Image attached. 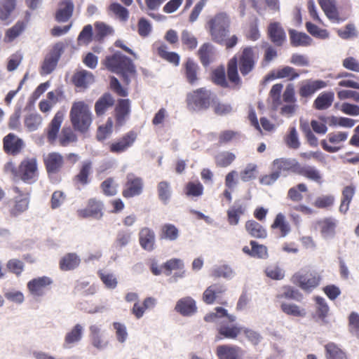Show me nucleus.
<instances>
[{"label":"nucleus","mask_w":359,"mask_h":359,"mask_svg":"<svg viewBox=\"0 0 359 359\" xmlns=\"http://www.w3.org/2000/svg\"><path fill=\"white\" fill-rule=\"evenodd\" d=\"M259 60V53L256 47L245 46L235 54L226 64V76L233 87L239 89L242 86V80L238 72L243 76L252 73L256 67Z\"/></svg>","instance_id":"1"},{"label":"nucleus","mask_w":359,"mask_h":359,"mask_svg":"<svg viewBox=\"0 0 359 359\" xmlns=\"http://www.w3.org/2000/svg\"><path fill=\"white\" fill-rule=\"evenodd\" d=\"M289 172L304 176L318 184L323 182L322 175L316 168L309 165L303 166L295 159L280 158L273 161L272 172L262 176L260 183L271 185L279 178L281 174Z\"/></svg>","instance_id":"2"},{"label":"nucleus","mask_w":359,"mask_h":359,"mask_svg":"<svg viewBox=\"0 0 359 359\" xmlns=\"http://www.w3.org/2000/svg\"><path fill=\"white\" fill-rule=\"evenodd\" d=\"M230 27V18L225 13L216 14L208 22L211 39L215 43L225 46L226 49L234 48L238 42V37L236 34L229 36Z\"/></svg>","instance_id":"3"},{"label":"nucleus","mask_w":359,"mask_h":359,"mask_svg":"<svg viewBox=\"0 0 359 359\" xmlns=\"http://www.w3.org/2000/svg\"><path fill=\"white\" fill-rule=\"evenodd\" d=\"M103 64L108 70L119 75L126 86H128L131 78L137 75L136 67L133 61L121 52L117 51L107 56Z\"/></svg>","instance_id":"4"},{"label":"nucleus","mask_w":359,"mask_h":359,"mask_svg":"<svg viewBox=\"0 0 359 359\" xmlns=\"http://www.w3.org/2000/svg\"><path fill=\"white\" fill-rule=\"evenodd\" d=\"M69 118L74 130L81 133L88 131L90 127V106L83 100L72 103Z\"/></svg>","instance_id":"5"},{"label":"nucleus","mask_w":359,"mask_h":359,"mask_svg":"<svg viewBox=\"0 0 359 359\" xmlns=\"http://www.w3.org/2000/svg\"><path fill=\"white\" fill-rule=\"evenodd\" d=\"M214 93L205 87L197 88L187 95V109L191 111H201L209 109Z\"/></svg>","instance_id":"6"},{"label":"nucleus","mask_w":359,"mask_h":359,"mask_svg":"<svg viewBox=\"0 0 359 359\" xmlns=\"http://www.w3.org/2000/svg\"><path fill=\"white\" fill-rule=\"evenodd\" d=\"M38 177L37 160L34 157L23 159L19 165V178L25 183L35 182Z\"/></svg>","instance_id":"7"},{"label":"nucleus","mask_w":359,"mask_h":359,"mask_svg":"<svg viewBox=\"0 0 359 359\" xmlns=\"http://www.w3.org/2000/svg\"><path fill=\"white\" fill-rule=\"evenodd\" d=\"M226 291L224 285L214 283L208 286L203 293L202 299L206 304H213L217 302L222 305H226L227 302L223 297Z\"/></svg>","instance_id":"8"},{"label":"nucleus","mask_w":359,"mask_h":359,"mask_svg":"<svg viewBox=\"0 0 359 359\" xmlns=\"http://www.w3.org/2000/svg\"><path fill=\"white\" fill-rule=\"evenodd\" d=\"M144 182L141 177L133 173H128L126 176V182L124 184L122 195L126 198H133L142 193Z\"/></svg>","instance_id":"9"},{"label":"nucleus","mask_w":359,"mask_h":359,"mask_svg":"<svg viewBox=\"0 0 359 359\" xmlns=\"http://www.w3.org/2000/svg\"><path fill=\"white\" fill-rule=\"evenodd\" d=\"M63 51L64 46L62 43H57L54 46L43 62L41 70V74H49L55 69Z\"/></svg>","instance_id":"10"},{"label":"nucleus","mask_w":359,"mask_h":359,"mask_svg":"<svg viewBox=\"0 0 359 359\" xmlns=\"http://www.w3.org/2000/svg\"><path fill=\"white\" fill-rule=\"evenodd\" d=\"M137 138V133L134 130H130L121 138L109 144V151L113 154L123 153L134 144Z\"/></svg>","instance_id":"11"},{"label":"nucleus","mask_w":359,"mask_h":359,"mask_svg":"<svg viewBox=\"0 0 359 359\" xmlns=\"http://www.w3.org/2000/svg\"><path fill=\"white\" fill-rule=\"evenodd\" d=\"M327 86V82L323 80L306 79L300 83L298 93L301 97L308 98Z\"/></svg>","instance_id":"12"},{"label":"nucleus","mask_w":359,"mask_h":359,"mask_svg":"<svg viewBox=\"0 0 359 359\" xmlns=\"http://www.w3.org/2000/svg\"><path fill=\"white\" fill-rule=\"evenodd\" d=\"M53 283V280L48 276H41L33 278L27 283V289L34 297H40L45 294L46 290Z\"/></svg>","instance_id":"13"},{"label":"nucleus","mask_w":359,"mask_h":359,"mask_svg":"<svg viewBox=\"0 0 359 359\" xmlns=\"http://www.w3.org/2000/svg\"><path fill=\"white\" fill-rule=\"evenodd\" d=\"M131 112V103L129 99H119L114 108L116 126H123L128 119Z\"/></svg>","instance_id":"14"},{"label":"nucleus","mask_w":359,"mask_h":359,"mask_svg":"<svg viewBox=\"0 0 359 359\" xmlns=\"http://www.w3.org/2000/svg\"><path fill=\"white\" fill-rule=\"evenodd\" d=\"M348 133L345 131H339L336 133H330L327 135V139L330 143L333 145H329L325 140L320 142L323 149L330 153H335L341 149L339 144L346 141L348 138Z\"/></svg>","instance_id":"15"},{"label":"nucleus","mask_w":359,"mask_h":359,"mask_svg":"<svg viewBox=\"0 0 359 359\" xmlns=\"http://www.w3.org/2000/svg\"><path fill=\"white\" fill-rule=\"evenodd\" d=\"M153 49L156 53L163 60L178 66L180 64V55L175 52H169L168 46L162 41H156L153 44Z\"/></svg>","instance_id":"16"},{"label":"nucleus","mask_w":359,"mask_h":359,"mask_svg":"<svg viewBox=\"0 0 359 359\" xmlns=\"http://www.w3.org/2000/svg\"><path fill=\"white\" fill-rule=\"evenodd\" d=\"M267 34L271 41L276 46H282L286 41V34L279 22H271L269 25Z\"/></svg>","instance_id":"17"},{"label":"nucleus","mask_w":359,"mask_h":359,"mask_svg":"<svg viewBox=\"0 0 359 359\" xmlns=\"http://www.w3.org/2000/svg\"><path fill=\"white\" fill-rule=\"evenodd\" d=\"M293 283L297 284L304 290H310L319 285L320 278L312 273L302 275L296 273L293 276Z\"/></svg>","instance_id":"18"},{"label":"nucleus","mask_w":359,"mask_h":359,"mask_svg":"<svg viewBox=\"0 0 359 359\" xmlns=\"http://www.w3.org/2000/svg\"><path fill=\"white\" fill-rule=\"evenodd\" d=\"M139 243L141 248L148 252L154 250L156 245V235L153 229L143 227L140 230Z\"/></svg>","instance_id":"19"},{"label":"nucleus","mask_w":359,"mask_h":359,"mask_svg":"<svg viewBox=\"0 0 359 359\" xmlns=\"http://www.w3.org/2000/svg\"><path fill=\"white\" fill-rule=\"evenodd\" d=\"M84 326L81 324L75 325L69 332H67L64 338L62 347L65 349H69L74 344L79 343L83 334Z\"/></svg>","instance_id":"20"},{"label":"nucleus","mask_w":359,"mask_h":359,"mask_svg":"<svg viewBox=\"0 0 359 359\" xmlns=\"http://www.w3.org/2000/svg\"><path fill=\"white\" fill-rule=\"evenodd\" d=\"M175 310L182 316H191L197 311L196 301L191 297L181 298L177 302Z\"/></svg>","instance_id":"21"},{"label":"nucleus","mask_w":359,"mask_h":359,"mask_svg":"<svg viewBox=\"0 0 359 359\" xmlns=\"http://www.w3.org/2000/svg\"><path fill=\"white\" fill-rule=\"evenodd\" d=\"M241 353L240 347L229 344L219 345L215 351L218 359H241Z\"/></svg>","instance_id":"22"},{"label":"nucleus","mask_w":359,"mask_h":359,"mask_svg":"<svg viewBox=\"0 0 359 359\" xmlns=\"http://www.w3.org/2000/svg\"><path fill=\"white\" fill-rule=\"evenodd\" d=\"M243 327L236 325L221 324L217 328L218 334L215 337V341H218L223 339H235L242 332Z\"/></svg>","instance_id":"23"},{"label":"nucleus","mask_w":359,"mask_h":359,"mask_svg":"<svg viewBox=\"0 0 359 359\" xmlns=\"http://www.w3.org/2000/svg\"><path fill=\"white\" fill-rule=\"evenodd\" d=\"M24 146L23 140L14 134L10 133L4 139V148L8 153L15 155L21 151Z\"/></svg>","instance_id":"24"},{"label":"nucleus","mask_w":359,"mask_h":359,"mask_svg":"<svg viewBox=\"0 0 359 359\" xmlns=\"http://www.w3.org/2000/svg\"><path fill=\"white\" fill-rule=\"evenodd\" d=\"M250 244L251 249L248 246L243 248L242 250L245 254L258 259H266L268 257V250L265 245L259 244L255 241H251Z\"/></svg>","instance_id":"25"},{"label":"nucleus","mask_w":359,"mask_h":359,"mask_svg":"<svg viewBox=\"0 0 359 359\" xmlns=\"http://www.w3.org/2000/svg\"><path fill=\"white\" fill-rule=\"evenodd\" d=\"M115 100L109 93H104L95 102V111L97 116L103 115L109 108L114 106Z\"/></svg>","instance_id":"26"},{"label":"nucleus","mask_w":359,"mask_h":359,"mask_svg":"<svg viewBox=\"0 0 359 359\" xmlns=\"http://www.w3.org/2000/svg\"><path fill=\"white\" fill-rule=\"evenodd\" d=\"M65 114L62 111H58L52 119L48 130L47 137L48 141L53 142L55 140L61 124L63 121Z\"/></svg>","instance_id":"27"},{"label":"nucleus","mask_w":359,"mask_h":359,"mask_svg":"<svg viewBox=\"0 0 359 359\" xmlns=\"http://www.w3.org/2000/svg\"><path fill=\"white\" fill-rule=\"evenodd\" d=\"M211 79L215 85L223 88H232L238 89L236 87H233L229 80H226L225 69L223 66L218 67L212 71Z\"/></svg>","instance_id":"28"},{"label":"nucleus","mask_w":359,"mask_h":359,"mask_svg":"<svg viewBox=\"0 0 359 359\" xmlns=\"http://www.w3.org/2000/svg\"><path fill=\"white\" fill-rule=\"evenodd\" d=\"M29 203V198L28 195L15 196L13 199V205L10 209V214L14 217L22 214L27 210Z\"/></svg>","instance_id":"29"},{"label":"nucleus","mask_w":359,"mask_h":359,"mask_svg":"<svg viewBox=\"0 0 359 359\" xmlns=\"http://www.w3.org/2000/svg\"><path fill=\"white\" fill-rule=\"evenodd\" d=\"M74 4L70 0L62 1L55 15L57 21L62 22L67 21L72 15Z\"/></svg>","instance_id":"30"},{"label":"nucleus","mask_w":359,"mask_h":359,"mask_svg":"<svg viewBox=\"0 0 359 359\" xmlns=\"http://www.w3.org/2000/svg\"><path fill=\"white\" fill-rule=\"evenodd\" d=\"M48 172L55 173L63 165V158L58 153H50L44 159Z\"/></svg>","instance_id":"31"},{"label":"nucleus","mask_w":359,"mask_h":359,"mask_svg":"<svg viewBox=\"0 0 359 359\" xmlns=\"http://www.w3.org/2000/svg\"><path fill=\"white\" fill-rule=\"evenodd\" d=\"M272 229H278L280 237H285L291 231L289 222L286 220L285 215L280 212L276 215L273 222L271 225Z\"/></svg>","instance_id":"32"},{"label":"nucleus","mask_w":359,"mask_h":359,"mask_svg":"<svg viewBox=\"0 0 359 359\" xmlns=\"http://www.w3.org/2000/svg\"><path fill=\"white\" fill-rule=\"evenodd\" d=\"M81 262L79 257L73 252L67 253L60 260V268L62 271L74 270Z\"/></svg>","instance_id":"33"},{"label":"nucleus","mask_w":359,"mask_h":359,"mask_svg":"<svg viewBox=\"0 0 359 359\" xmlns=\"http://www.w3.org/2000/svg\"><path fill=\"white\" fill-rule=\"evenodd\" d=\"M156 303V300L155 298L151 297H147L144 299L142 304L139 302L135 303L131 312L139 319L143 316L146 310L154 308Z\"/></svg>","instance_id":"34"},{"label":"nucleus","mask_w":359,"mask_h":359,"mask_svg":"<svg viewBox=\"0 0 359 359\" xmlns=\"http://www.w3.org/2000/svg\"><path fill=\"white\" fill-rule=\"evenodd\" d=\"M307 73L306 70H302L301 74ZM300 73L290 66H284L281 68L277 69L274 73L273 76L275 79H287L288 81H293L299 78Z\"/></svg>","instance_id":"35"},{"label":"nucleus","mask_w":359,"mask_h":359,"mask_svg":"<svg viewBox=\"0 0 359 359\" xmlns=\"http://www.w3.org/2000/svg\"><path fill=\"white\" fill-rule=\"evenodd\" d=\"M199 67L193 60L188 58L184 64V74L187 81L191 85L195 84L198 80V72Z\"/></svg>","instance_id":"36"},{"label":"nucleus","mask_w":359,"mask_h":359,"mask_svg":"<svg viewBox=\"0 0 359 359\" xmlns=\"http://www.w3.org/2000/svg\"><path fill=\"white\" fill-rule=\"evenodd\" d=\"M245 212V207L237 202L230 207L227 210V221L230 225H237L239 222L240 217L244 215Z\"/></svg>","instance_id":"37"},{"label":"nucleus","mask_w":359,"mask_h":359,"mask_svg":"<svg viewBox=\"0 0 359 359\" xmlns=\"http://www.w3.org/2000/svg\"><path fill=\"white\" fill-rule=\"evenodd\" d=\"M180 231L177 226L172 224L166 223L161 226L159 238L161 240L174 241L179 237Z\"/></svg>","instance_id":"38"},{"label":"nucleus","mask_w":359,"mask_h":359,"mask_svg":"<svg viewBox=\"0 0 359 359\" xmlns=\"http://www.w3.org/2000/svg\"><path fill=\"white\" fill-rule=\"evenodd\" d=\"M355 187L353 185L346 186L341 193V204L339 205V211L346 213L349 208V205L354 196Z\"/></svg>","instance_id":"39"},{"label":"nucleus","mask_w":359,"mask_h":359,"mask_svg":"<svg viewBox=\"0 0 359 359\" xmlns=\"http://www.w3.org/2000/svg\"><path fill=\"white\" fill-rule=\"evenodd\" d=\"M325 351L327 359H348L346 352L334 342L325 344Z\"/></svg>","instance_id":"40"},{"label":"nucleus","mask_w":359,"mask_h":359,"mask_svg":"<svg viewBox=\"0 0 359 359\" xmlns=\"http://www.w3.org/2000/svg\"><path fill=\"white\" fill-rule=\"evenodd\" d=\"M334 101V93L324 92L320 93L313 102V107L318 110L328 109Z\"/></svg>","instance_id":"41"},{"label":"nucleus","mask_w":359,"mask_h":359,"mask_svg":"<svg viewBox=\"0 0 359 359\" xmlns=\"http://www.w3.org/2000/svg\"><path fill=\"white\" fill-rule=\"evenodd\" d=\"M245 229L252 237L265 238L267 236L266 229L255 220H248L245 222Z\"/></svg>","instance_id":"42"},{"label":"nucleus","mask_w":359,"mask_h":359,"mask_svg":"<svg viewBox=\"0 0 359 359\" xmlns=\"http://www.w3.org/2000/svg\"><path fill=\"white\" fill-rule=\"evenodd\" d=\"M316 224L323 237L327 238L334 234L336 222L331 217H327L317 221Z\"/></svg>","instance_id":"43"},{"label":"nucleus","mask_w":359,"mask_h":359,"mask_svg":"<svg viewBox=\"0 0 359 359\" xmlns=\"http://www.w3.org/2000/svg\"><path fill=\"white\" fill-rule=\"evenodd\" d=\"M318 2L329 19L339 22V15L334 0H318Z\"/></svg>","instance_id":"44"},{"label":"nucleus","mask_w":359,"mask_h":359,"mask_svg":"<svg viewBox=\"0 0 359 359\" xmlns=\"http://www.w3.org/2000/svg\"><path fill=\"white\" fill-rule=\"evenodd\" d=\"M281 311L287 316L304 318L306 315V309L292 303H282Z\"/></svg>","instance_id":"45"},{"label":"nucleus","mask_w":359,"mask_h":359,"mask_svg":"<svg viewBox=\"0 0 359 359\" xmlns=\"http://www.w3.org/2000/svg\"><path fill=\"white\" fill-rule=\"evenodd\" d=\"M198 54L202 65L205 67L208 66L213 59V46L209 43L203 44L198 51Z\"/></svg>","instance_id":"46"},{"label":"nucleus","mask_w":359,"mask_h":359,"mask_svg":"<svg viewBox=\"0 0 359 359\" xmlns=\"http://www.w3.org/2000/svg\"><path fill=\"white\" fill-rule=\"evenodd\" d=\"M43 122L42 116L37 113H30L24 119V124L29 132L36 131Z\"/></svg>","instance_id":"47"},{"label":"nucleus","mask_w":359,"mask_h":359,"mask_svg":"<svg viewBox=\"0 0 359 359\" xmlns=\"http://www.w3.org/2000/svg\"><path fill=\"white\" fill-rule=\"evenodd\" d=\"M284 142L289 149L296 150L300 147L301 142L294 126L289 128L287 133L284 137Z\"/></svg>","instance_id":"48"},{"label":"nucleus","mask_w":359,"mask_h":359,"mask_svg":"<svg viewBox=\"0 0 359 359\" xmlns=\"http://www.w3.org/2000/svg\"><path fill=\"white\" fill-rule=\"evenodd\" d=\"M289 34L290 43L292 46H304L310 44L311 38L304 33L298 32L294 29H290Z\"/></svg>","instance_id":"49"},{"label":"nucleus","mask_w":359,"mask_h":359,"mask_svg":"<svg viewBox=\"0 0 359 359\" xmlns=\"http://www.w3.org/2000/svg\"><path fill=\"white\" fill-rule=\"evenodd\" d=\"M157 193L159 200L163 204H168L172 196V189L170 182L167 181L160 182L157 185Z\"/></svg>","instance_id":"50"},{"label":"nucleus","mask_w":359,"mask_h":359,"mask_svg":"<svg viewBox=\"0 0 359 359\" xmlns=\"http://www.w3.org/2000/svg\"><path fill=\"white\" fill-rule=\"evenodd\" d=\"M113 121L111 118H108L105 124L100 126L96 132V139L99 142H104L109 138L113 132Z\"/></svg>","instance_id":"51"},{"label":"nucleus","mask_w":359,"mask_h":359,"mask_svg":"<svg viewBox=\"0 0 359 359\" xmlns=\"http://www.w3.org/2000/svg\"><path fill=\"white\" fill-rule=\"evenodd\" d=\"M91 344L98 350H103L107 346L108 341L98 328L91 327Z\"/></svg>","instance_id":"52"},{"label":"nucleus","mask_w":359,"mask_h":359,"mask_svg":"<svg viewBox=\"0 0 359 359\" xmlns=\"http://www.w3.org/2000/svg\"><path fill=\"white\" fill-rule=\"evenodd\" d=\"M95 39L97 41H102L105 36L111 35L114 29L107 24L101 22L95 23Z\"/></svg>","instance_id":"53"},{"label":"nucleus","mask_w":359,"mask_h":359,"mask_svg":"<svg viewBox=\"0 0 359 359\" xmlns=\"http://www.w3.org/2000/svg\"><path fill=\"white\" fill-rule=\"evenodd\" d=\"M15 8V0H4L0 3V20H8Z\"/></svg>","instance_id":"54"},{"label":"nucleus","mask_w":359,"mask_h":359,"mask_svg":"<svg viewBox=\"0 0 359 359\" xmlns=\"http://www.w3.org/2000/svg\"><path fill=\"white\" fill-rule=\"evenodd\" d=\"M88 76V72L86 70L79 69L74 73L72 77V82L74 84V86L78 88H87Z\"/></svg>","instance_id":"55"},{"label":"nucleus","mask_w":359,"mask_h":359,"mask_svg":"<svg viewBox=\"0 0 359 359\" xmlns=\"http://www.w3.org/2000/svg\"><path fill=\"white\" fill-rule=\"evenodd\" d=\"M25 29V24L23 22H18L14 26L11 28L7 29L5 37L4 42L10 43L13 41L15 39H16L18 36L21 34V33Z\"/></svg>","instance_id":"56"},{"label":"nucleus","mask_w":359,"mask_h":359,"mask_svg":"<svg viewBox=\"0 0 359 359\" xmlns=\"http://www.w3.org/2000/svg\"><path fill=\"white\" fill-rule=\"evenodd\" d=\"M203 184L197 182H189L184 188V191L187 196L192 197H198L203 194Z\"/></svg>","instance_id":"57"},{"label":"nucleus","mask_w":359,"mask_h":359,"mask_svg":"<svg viewBox=\"0 0 359 359\" xmlns=\"http://www.w3.org/2000/svg\"><path fill=\"white\" fill-rule=\"evenodd\" d=\"M307 191V187L305 184H298L288 190L287 198L294 202H300L303 199L301 192H306Z\"/></svg>","instance_id":"58"},{"label":"nucleus","mask_w":359,"mask_h":359,"mask_svg":"<svg viewBox=\"0 0 359 359\" xmlns=\"http://www.w3.org/2000/svg\"><path fill=\"white\" fill-rule=\"evenodd\" d=\"M334 201L335 198L333 195H322L315 199L313 205L318 209H328L333 206Z\"/></svg>","instance_id":"59"},{"label":"nucleus","mask_w":359,"mask_h":359,"mask_svg":"<svg viewBox=\"0 0 359 359\" xmlns=\"http://www.w3.org/2000/svg\"><path fill=\"white\" fill-rule=\"evenodd\" d=\"M236 159L234 154L229 151H223L215 156V163L217 166L225 168L232 163Z\"/></svg>","instance_id":"60"},{"label":"nucleus","mask_w":359,"mask_h":359,"mask_svg":"<svg viewBox=\"0 0 359 359\" xmlns=\"http://www.w3.org/2000/svg\"><path fill=\"white\" fill-rule=\"evenodd\" d=\"M103 194L107 196H113L117 194L118 184L113 177H108L100 185Z\"/></svg>","instance_id":"61"},{"label":"nucleus","mask_w":359,"mask_h":359,"mask_svg":"<svg viewBox=\"0 0 359 359\" xmlns=\"http://www.w3.org/2000/svg\"><path fill=\"white\" fill-rule=\"evenodd\" d=\"M210 107H212L214 112L219 116L226 115L232 110L230 104L220 102L215 95Z\"/></svg>","instance_id":"62"},{"label":"nucleus","mask_w":359,"mask_h":359,"mask_svg":"<svg viewBox=\"0 0 359 359\" xmlns=\"http://www.w3.org/2000/svg\"><path fill=\"white\" fill-rule=\"evenodd\" d=\"M181 41L188 50H192L197 47V39L188 30L184 29L181 33Z\"/></svg>","instance_id":"63"},{"label":"nucleus","mask_w":359,"mask_h":359,"mask_svg":"<svg viewBox=\"0 0 359 359\" xmlns=\"http://www.w3.org/2000/svg\"><path fill=\"white\" fill-rule=\"evenodd\" d=\"M314 299L316 304V315L320 319L324 320L327 316L329 306L325 299L321 297H316Z\"/></svg>","instance_id":"64"}]
</instances>
